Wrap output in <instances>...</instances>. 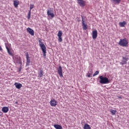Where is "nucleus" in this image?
<instances>
[{"mask_svg":"<svg viewBox=\"0 0 129 129\" xmlns=\"http://www.w3.org/2000/svg\"><path fill=\"white\" fill-rule=\"evenodd\" d=\"M58 74L59 75L60 77H63V73H62V67L59 66L58 69L57 70Z\"/></svg>","mask_w":129,"mask_h":129,"instance_id":"obj_13","label":"nucleus"},{"mask_svg":"<svg viewBox=\"0 0 129 129\" xmlns=\"http://www.w3.org/2000/svg\"><path fill=\"white\" fill-rule=\"evenodd\" d=\"M125 25H126V22L125 21H123L122 22L119 23V25L121 28H123V27H124V26H125Z\"/></svg>","mask_w":129,"mask_h":129,"instance_id":"obj_18","label":"nucleus"},{"mask_svg":"<svg viewBox=\"0 0 129 129\" xmlns=\"http://www.w3.org/2000/svg\"><path fill=\"white\" fill-rule=\"evenodd\" d=\"M54 127L56 129H62V126L59 124H54Z\"/></svg>","mask_w":129,"mask_h":129,"instance_id":"obj_22","label":"nucleus"},{"mask_svg":"<svg viewBox=\"0 0 129 129\" xmlns=\"http://www.w3.org/2000/svg\"><path fill=\"white\" fill-rule=\"evenodd\" d=\"M92 75V74H90V73H87V77H89V78L91 77Z\"/></svg>","mask_w":129,"mask_h":129,"instance_id":"obj_28","label":"nucleus"},{"mask_svg":"<svg viewBox=\"0 0 129 129\" xmlns=\"http://www.w3.org/2000/svg\"><path fill=\"white\" fill-rule=\"evenodd\" d=\"M27 31L31 35V36H34L35 35V33L34 32V30L32 29V28L28 27L27 28Z\"/></svg>","mask_w":129,"mask_h":129,"instance_id":"obj_11","label":"nucleus"},{"mask_svg":"<svg viewBox=\"0 0 129 129\" xmlns=\"http://www.w3.org/2000/svg\"><path fill=\"white\" fill-rule=\"evenodd\" d=\"M111 2L115 4V5H118L120 3L121 0H110Z\"/></svg>","mask_w":129,"mask_h":129,"instance_id":"obj_17","label":"nucleus"},{"mask_svg":"<svg viewBox=\"0 0 129 129\" xmlns=\"http://www.w3.org/2000/svg\"><path fill=\"white\" fill-rule=\"evenodd\" d=\"M118 45L122 47H127L128 46V41L125 38L121 39L118 42Z\"/></svg>","mask_w":129,"mask_h":129,"instance_id":"obj_2","label":"nucleus"},{"mask_svg":"<svg viewBox=\"0 0 129 129\" xmlns=\"http://www.w3.org/2000/svg\"><path fill=\"white\" fill-rule=\"evenodd\" d=\"M88 73H89L90 74H92V72L91 71V70H89Z\"/></svg>","mask_w":129,"mask_h":129,"instance_id":"obj_29","label":"nucleus"},{"mask_svg":"<svg viewBox=\"0 0 129 129\" xmlns=\"http://www.w3.org/2000/svg\"><path fill=\"white\" fill-rule=\"evenodd\" d=\"M2 111L4 113H7V112H8L9 111V108H8V107H3L2 109Z\"/></svg>","mask_w":129,"mask_h":129,"instance_id":"obj_16","label":"nucleus"},{"mask_svg":"<svg viewBox=\"0 0 129 129\" xmlns=\"http://www.w3.org/2000/svg\"><path fill=\"white\" fill-rule=\"evenodd\" d=\"M0 51H3V48H2L1 46H0Z\"/></svg>","mask_w":129,"mask_h":129,"instance_id":"obj_31","label":"nucleus"},{"mask_svg":"<svg viewBox=\"0 0 129 129\" xmlns=\"http://www.w3.org/2000/svg\"><path fill=\"white\" fill-rule=\"evenodd\" d=\"M49 103L51 106L55 107L58 104V102H57V101L55 100V99H52V100H50Z\"/></svg>","mask_w":129,"mask_h":129,"instance_id":"obj_7","label":"nucleus"},{"mask_svg":"<svg viewBox=\"0 0 129 129\" xmlns=\"http://www.w3.org/2000/svg\"><path fill=\"white\" fill-rule=\"evenodd\" d=\"M77 3L80 7L83 8V7H85V1L84 0H77Z\"/></svg>","mask_w":129,"mask_h":129,"instance_id":"obj_8","label":"nucleus"},{"mask_svg":"<svg viewBox=\"0 0 129 129\" xmlns=\"http://www.w3.org/2000/svg\"><path fill=\"white\" fill-rule=\"evenodd\" d=\"M15 103H16V104H18V101H16V102H15Z\"/></svg>","mask_w":129,"mask_h":129,"instance_id":"obj_33","label":"nucleus"},{"mask_svg":"<svg viewBox=\"0 0 129 129\" xmlns=\"http://www.w3.org/2000/svg\"><path fill=\"white\" fill-rule=\"evenodd\" d=\"M123 59L124 60H123L122 62H120V64L121 65H124V64H126V61H127V58L124 57H123Z\"/></svg>","mask_w":129,"mask_h":129,"instance_id":"obj_19","label":"nucleus"},{"mask_svg":"<svg viewBox=\"0 0 129 129\" xmlns=\"http://www.w3.org/2000/svg\"><path fill=\"white\" fill-rule=\"evenodd\" d=\"M30 55H29V53L26 52V66H29L31 63Z\"/></svg>","mask_w":129,"mask_h":129,"instance_id":"obj_5","label":"nucleus"},{"mask_svg":"<svg viewBox=\"0 0 129 129\" xmlns=\"http://www.w3.org/2000/svg\"><path fill=\"white\" fill-rule=\"evenodd\" d=\"M27 19L28 20H30L31 19V10H29V11L28 12Z\"/></svg>","mask_w":129,"mask_h":129,"instance_id":"obj_24","label":"nucleus"},{"mask_svg":"<svg viewBox=\"0 0 129 129\" xmlns=\"http://www.w3.org/2000/svg\"><path fill=\"white\" fill-rule=\"evenodd\" d=\"M84 129H91V127H90V125L87 123L85 124L84 127Z\"/></svg>","mask_w":129,"mask_h":129,"instance_id":"obj_20","label":"nucleus"},{"mask_svg":"<svg viewBox=\"0 0 129 129\" xmlns=\"http://www.w3.org/2000/svg\"><path fill=\"white\" fill-rule=\"evenodd\" d=\"M50 10H47V16H50L51 18H54L55 17V15H54V13H53V10H51L52 9L51 8H49Z\"/></svg>","mask_w":129,"mask_h":129,"instance_id":"obj_9","label":"nucleus"},{"mask_svg":"<svg viewBox=\"0 0 129 129\" xmlns=\"http://www.w3.org/2000/svg\"><path fill=\"white\" fill-rule=\"evenodd\" d=\"M38 42L39 43V46L42 51L43 56L44 58H46V53H47V49L46 48V46H45V44H44V43L42 42V39L41 38L38 39Z\"/></svg>","mask_w":129,"mask_h":129,"instance_id":"obj_1","label":"nucleus"},{"mask_svg":"<svg viewBox=\"0 0 129 129\" xmlns=\"http://www.w3.org/2000/svg\"><path fill=\"white\" fill-rule=\"evenodd\" d=\"M34 7H35V6H34V5L30 4V10L29 11H30V12H31V11H32V9H34Z\"/></svg>","mask_w":129,"mask_h":129,"instance_id":"obj_26","label":"nucleus"},{"mask_svg":"<svg viewBox=\"0 0 129 129\" xmlns=\"http://www.w3.org/2000/svg\"><path fill=\"white\" fill-rule=\"evenodd\" d=\"M100 83H101V84H108L109 81H100Z\"/></svg>","mask_w":129,"mask_h":129,"instance_id":"obj_23","label":"nucleus"},{"mask_svg":"<svg viewBox=\"0 0 129 129\" xmlns=\"http://www.w3.org/2000/svg\"><path fill=\"white\" fill-rule=\"evenodd\" d=\"M13 3L15 8H18V6H19V5H20V1H19L15 0L13 1Z\"/></svg>","mask_w":129,"mask_h":129,"instance_id":"obj_15","label":"nucleus"},{"mask_svg":"<svg viewBox=\"0 0 129 129\" xmlns=\"http://www.w3.org/2000/svg\"><path fill=\"white\" fill-rule=\"evenodd\" d=\"M97 35H98L97 30H95L92 31V36L93 39H96V38H97Z\"/></svg>","mask_w":129,"mask_h":129,"instance_id":"obj_12","label":"nucleus"},{"mask_svg":"<svg viewBox=\"0 0 129 129\" xmlns=\"http://www.w3.org/2000/svg\"><path fill=\"white\" fill-rule=\"evenodd\" d=\"M39 77H42L43 76V70H41L39 73Z\"/></svg>","mask_w":129,"mask_h":129,"instance_id":"obj_25","label":"nucleus"},{"mask_svg":"<svg viewBox=\"0 0 129 129\" xmlns=\"http://www.w3.org/2000/svg\"><path fill=\"white\" fill-rule=\"evenodd\" d=\"M82 18V23L83 30H87L88 28L87 26V24H85V21H84V19L83 18V16H81Z\"/></svg>","mask_w":129,"mask_h":129,"instance_id":"obj_4","label":"nucleus"},{"mask_svg":"<svg viewBox=\"0 0 129 129\" xmlns=\"http://www.w3.org/2000/svg\"><path fill=\"white\" fill-rule=\"evenodd\" d=\"M4 114L2 113V111H0V116H2Z\"/></svg>","mask_w":129,"mask_h":129,"instance_id":"obj_30","label":"nucleus"},{"mask_svg":"<svg viewBox=\"0 0 129 129\" xmlns=\"http://www.w3.org/2000/svg\"><path fill=\"white\" fill-rule=\"evenodd\" d=\"M99 74V71H96L94 74L93 75V76H96V75H98Z\"/></svg>","mask_w":129,"mask_h":129,"instance_id":"obj_27","label":"nucleus"},{"mask_svg":"<svg viewBox=\"0 0 129 129\" xmlns=\"http://www.w3.org/2000/svg\"><path fill=\"white\" fill-rule=\"evenodd\" d=\"M14 85L17 89H21L23 87V85L20 83H15Z\"/></svg>","mask_w":129,"mask_h":129,"instance_id":"obj_14","label":"nucleus"},{"mask_svg":"<svg viewBox=\"0 0 129 129\" xmlns=\"http://www.w3.org/2000/svg\"><path fill=\"white\" fill-rule=\"evenodd\" d=\"M63 35V33L61 31H59L57 33V37H58V42H62V35Z\"/></svg>","mask_w":129,"mask_h":129,"instance_id":"obj_10","label":"nucleus"},{"mask_svg":"<svg viewBox=\"0 0 129 129\" xmlns=\"http://www.w3.org/2000/svg\"><path fill=\"white\" fill-rule=\"evenodd\" d=\"M99 78H100V81H109L108 78L106 77V75L100 76L99 77Z\"/></svg>","mask_w":129,"mask_h":129,"instance_id":"obj_6","label":"nucleus"},{"mask_svg":"<svg viewBox=\"0 0 129 129\" xmlns=\"http://www.w3.org/2000/svg\"><path fill=\"white\" fill-rule=\"evenodd\" d=\"M117 112V111H116V110L111 109L110 110V112H111L112 115H115V114Z\"/></svg>","mask_w":129,"mask_h":129,"instance_id":"obj_21","label":"nucleus"},{"mask_svg":"<svg viewBox=\"0 0 129 129\" xmlns=\"http://www.w3.org/2000/svg\"><path fill=\"white\" fill-rule=\"evenodd\" d=\"M5 46L8 54L10 55V56H13V49L9 48V47H10V44H9V43H6Z\"/></svg>","mask_w":129,"mask_h":129,"instance_id":"obj_3","label":"nucleus"},{"mask_svg":"<svg viewBox=\"0 0 129 129\" xmlns=\"http://www.w3.org/2000/svg\"><path fill=\"white\" fill-rule=\"evenodd\" d=\"M118 97V98H119L120 99H121V97L119 96V97Z\"/></svg>","mask_w":129,"mask_h":129,"instance_id":"obj_32","label":"nucleus"}]
</instances>
